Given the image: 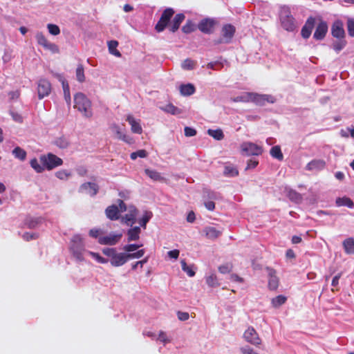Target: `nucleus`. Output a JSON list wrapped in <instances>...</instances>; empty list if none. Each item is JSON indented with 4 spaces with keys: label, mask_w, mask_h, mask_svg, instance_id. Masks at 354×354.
Returning a JSON list of instances; mask_svg holds the SVG:
<instances>
[{
    "label": "nucleus",
    "mask_w": 354,
    "mask_h": 354,
    "mask_svg": "<svg viewBox=\"0 0 354 354\" xmlns=\"http://www.w3.org/2000/svg\"><path fill=\"white\" fill-rule=\"evenodd\" d=\"M326 163L322 160H313L308 162L306 166V169L308 171L321 170L325 167Z\"/></svg>",
    "instance_id": "nucleus-22"
},
{
    "label": "nucleus",
    "mask_w": 354,
    "mask_h": 354,
    "mask_svg": "<svg viewBox=\"0 0 354 354\" xmlns=\"http://www.w3.org/2000/svg\"><path fill=\"white\" fill-rule=\"evenodd\" d=\"M118 42L115 40H111L108 42V48L111 54L114 55L116 57H121V53L117 50Z\"/></svg>",
    "instance_id": "nucleus-33"
},
{
    "label": "nucleus",
    "mask_w": 354,
    "mask_h": 354,
    "mask_svg": "<svg viewBox=\"0 0 354 354\" xmlns=\"http://www.w3.org/2000/svg\"><path fill=\"white\" fill-rule=\"evenodd\" d=\"M137 210L134 208L129 213L122 217V221L129 226H132L136 223Z\"/></svg>",
    "instance_id": "nucleus-25"
},
{
    "label": "nucleus",
    "mask_w": 354,
    "mask_h": 354,
    "mask_svg": "<svg viewBox=\"0 0 354 354\" xmlns=\"http://www.w3.org/2000/svg\"><path fill=\"white\" fill-rule=\"evenodd\" d=\"M47 28L50 34L53 35H58L60 33L59 27L57 25L48 24L47 25Z\"/></svg>",
    "instance_id": "nucleus-49"
},
{
    "label": "nucleus",
    "mask_w": 354,
    "mask_h": 354,
    "mask_svg": "<svg viewBox=\"0 0 354 354\" xmlns=\"http://www.w3.org/2000/svg\"><path fill=\"white\" fill-rule=\"evenodd\" d=\"M174 14L172 8H167L162 12L160 18L169 23Z\"/></svg>",
    "instance_id": "nucleus-44"
},
{
    "label": "nucleus",
    "mask_w": 354,
    "mask_h": 354,
    "mask_svg": "<svg viewBox=\"0 0 354 354\" xmlns=\"http://www.w3.org/2000/svg\"><path fill=\"white\" fill-rule=\"evenodd\" d=\"M216 21L211 18L203 19L198 24V28L205 34H211L214 32Z\"/></svg>",
    "instance_id": "nucleus-12"
},
{
    "label": "nucleus",
    "mask_w": 354,
    "mask_h": 354,
    "mask_svg": "<svg viewBox=\"0 0 354 354\" xmlns=\"http://www.w3.org/2000/svg\"><path fill=\"white\" fill-rule=\"evenodd\" d=\"M196 65V62L191 59H186L182 63V68L185 70H192Z\"/></svg>",
    "instance_id": "nucleus-43"
},
{
    "label": "nucleus",
    "mask_w": 354,
    "mask_h": 354,
    "mask_svg": "<svg viewBox=\"0 0 354 354\" xmlns=\"http://www.w3.org/2000/svg\"><path fill=\"white\" fill-rule=\"evenodd\" d=\"M194 30H195L194 25L190 20H188L182 28V31L186 34L192 32Z\"/></svg>",
    "instance_id": "nucleus-46"
},
{
    "label": "nucleus",
    "mask_w": 354,
    "mask_h": 354,
    "mask_svg": "<svg viewBox=\"0 0 354 354\" xmlns=\"http://www.w3.org/2000/svg\"><path fill=\"white\" fill-rule=\"evenodd\" d=\"M223 174L227 177H234L239 175V171L235 167L226 165L224 167Z\"/></svg>",
    "instance_id": "nucleus-34"
},
{
    "label": "nucleus",
    "mask_w": 354,
    "mask_h": 354,
    "mask_svg": "<svg viewBox=\"0 0 354 354\" xmlns=\"http://www.w3.org/2000/svg\"><path fill=\"white\" fill-rule=\"evenodd\" d=\"M148 260H149V257H147L145 259H143L142 260L138 261L133 263L131 265V269L133 270H136L138 266H140V268H142L143 265H145V263H147L148 262Z\"/></svg>",
    "instance_id": "nucleus-58"
},
{
    "label": "nucleus",
    "mask_w": 354,
    "mask_h": 354,
    "mask_svg": "<svg viewBox=\"0 0 354 354\" xmlns=\"http://www.w3.org/2000/svg\"><path fill=\"white\" fill-rule=\"evenodd\" d=\"M99 191V186L95 183H84L80 187L79 192L86 193L91 196H95Z\"/></svg>",
    "instance_id": "nucleus-14"
},
{
    "label": "nucleus",
    "mask_w": 354,
    "mask_h": 354,
    "mask_svg": "<svg viewBox=\"0 0 354 354\" xmlns=\"http://www.w3.org/2000/svg\"><path fill=\"white\" fill-rule=\"evenodd\" d=\"M168 24L169 23L167 21L160 18L155 26V29L157 32H160L165 30V28L168 26Z\"/></svg>",
    "instance_id": "nucleus-50"
},
{
    "label": "nucleus",
    "mask_w": 354,
    "mask_h": 354,
    "mask_svg": "<svg viewBox=\"0 0 354 354\" xmlns=\"http://www.w3.org/2000/svg\"><path fill=\"white\" fill-rule=\"evenodd\" d=\"M165 110L167 113H171L173 115H176L180 113L179 109L171 104L167 105Z\"/></svg>",
    "instance_id": "nucleus-55"
},
{
    "label": "nucleus",
    "mask_w": 354,
    "mask_h": 354,
    "mask_svg": "<svg viewBox=\"0 0 354 354\" xmlns=\"http://www.w3.org/2000/svg\"><path fill=\"white\" fill-rule=\"evenodd\" d=\"M328 32L327 23L323 20H320L319 23L316 27L315 31L313 34V37L316 40H322Z\"/></svg>",
    "instance_id": "nucleus-15"
},
{
    "label": "nucleus",
    "mask_w": 354,
    "mask_h": 354,
    "mask_svg": "<svg viewBox=\"0 0 354 354\" xmlns=\"http://www.w3.org/2000/svg\"><path fill=\"white\" fill-rule=\"evenodd\" d=\"M30 164L32 168H33L38 173L42 172L45 169V167H44L42 164L40 165L37 159L35 158L30 160Z\"/></svg>",
    "instance_id": "nucleus-41"
},
{
    "label": "nucleus",
    "mask_w": 354,
    "mask_h": 354,
    "mask_svg": "<svg viewBox=\"0 0 354 354\" xmlns=\"http://www.w3.org/2000/svg\"><path fill=\"white\" fill-rule=\"evenodd\" d=\"M236 32V28L232 24H225L223 26L221 30L222 37L218 40L214 41L215 44H220L222 43H230Z\"/></svg>",
    "instance_id": "nucleus-5"
},
{
    "label": "nucleus",
    "mask_w": 354,
    "mask_h": 354,
    "mask_svg": "<svg viewBox=\"0 0 354 354\" xmlns=\"http://www.w3.org/2000/svg\"><path fill=\"white\" fill-rule=\"evenodd\" d=\"M122 237V233H110L108 235L99 237L98 243L100 245H115L120 242Z\"/></svg>",
    "instance_id": "nucleus-11"
},
{
    "label": "nucleus",
    "mask_w": 354,
    "mask_h": 354,
    "mask_svg": "<svg viewBox=\"0 0 354 354\" xmlns=\"http://www.w3.org/2000/svg\"><path fill=\"white\" fill-rule=\"evenodd\" d=\"M279 20L282 28L289 32L294 31L296 28L295 20L291 14L290 8L287 6H283L279 10Z\"/></svg>",
    "instance_id": "nucleus-2"
},
{
    "label": "nucleus",
    "mask_w": 354,
    "mask_h": 354,
    "mask_svg": "<svg viewBox=\"0 0 354 354\" xmlns=\"http://www.w3.org/2000/svg\"><path fill=\"white\" fill-rule=\"evenodd\" d=\"M207 133L216 140H221L224 138L223 132L221 129H208Z\"/></svg>",
    "instance_id": "nucleus-37"
},
{
    "label": "nucleus",
    "mask_w": 354,
    "mask_h": 354,
    "mask_svg": "<svg viewBox=\"0 0 354 354\" xmlns=\"http://www.w3.org/2000/svg\"><path fill=\"white\" fill-rule=\"evenodd\" d=\"M145 253V251L143 249L139 250H138L136 252L127 253V259L129 261L130 259H139V258L143 257Z\"/></svg>",
    "instance_id": "nucleus-47"
},
{
    "label": "nucleus",
    "mask_w": 354,
    "mask_h": 354,
    "mask_svg": "<svg viewBox=\"0 0 354 354\" xmlns=\"http://www.w3.org/2000/svg\"><path fill=\"white\" fill-rule=\"evenodd\" d=\"M140 227L136 226L133 228L129 229L127 232L128 241H132L138 240L140 238Z\"/></svg>",
    "instance_id": "nucleus-28"
},
{
    "label": "nucleus",
    "mask_w": 354,
    "mask_h": 354,
    "mask_svg": "<svg viewBox=\"0 0 354 354\" xmlns=\"http://www.w3.org/2000/svg\"><path fill=\"white\" fill-rule=\"evenodd\" d=\"M40 161L45 169L48 170H52L63 164L62 159L52 153L41 156Z\"/></svg>",
    "instance_id": "nucleus-4"
},
{
    "label": "nucleus",
    "mask_w": 354,
    "mask_h": 354,
    "mask_svg": "<svg viewBox=\"0 0 354 354\" xmlns=\"http://www.w3.org/2000/svg\"><path fill=\"white\" fill-rule=\"evenodd\" d=\"M127 121L131 125V131L134 133L141 134L142 132V127L140 123L137 122L135 118L131 115H129L127 117Z\"/></svg>",
    "instance_id": "nucleus-21"
},
{
    "label": "nucleus",
    "mask_w": 354,
    "mask_h": 354,
    "mask_svg": "<svg viewBox=\"0 0 354 354\" xmlns=\"http://www.w3.org/2000/svg\"><path fill=\"white\" fill-rule=\"evenodd\" d=\"M55 176L60 180H66L71 176V174L66 170H59L56 172Z\"/></svg>",
    "instance_id": "nucleus-56"
},
{
    "label": "nucleus",
    "mask_w": 354,
    "mask_h": 354,
    "mask_svg": "<svg viewBox=\"0 0 354 354\" xmlns=\"http://www.w3.org/2000/svg\"><path fill=\"white\" fill-rule=\"evenodd\" d=\"M106 216L111 221H116L119 218V208L115 205L109 206L105 210Z\"/></svg>",
    "instance_id": "nucleus-20"
},
{
    "label": "nucleus",
    "mask_w": 354,
    "mask_h": 354,
    "mask_svg": "<svg viewBox=\"0 0 354 354\" xmlns=\"http://www.w3.org/2000/svg\"><path fill=\"white\" fill-rule=\"evenodd\" d=\"M241 351L242 354H259L258 353L255 352L253 348H250V346H245L241 348Z\"/></svg>",
    "instance_id": "nucleus-64"
},
{
    "label": "nucleus",
    "mask_w": 354,
    "mask_h": 354,
    "mask_svg": "<svg viewBox=\"0 0 354 354\" xmlns=\"http://www.w3.org/2000/svg\"><path fill=\"white\" fill-rule=\"evenodd\" d=\"M113 267H119L125 264L127 261V254L124 252H115L112 259L109 260Z\"/></svg>",
    "instance_id": "nucleus-17"
},
{
    "label": "nucleus",
    "mask_w": 354,
    "mask_h": 354,
    "mask_svg": "<svg viewBox=\"0 0 354 354\" xmlns=\"http://www.w3.org/2000/svg\"><path fill=\"white\" fill-rule=\"evenodd\" d=\"M57 76L59 77L60 80H62L64 99H65L66 103L68 105H70L71 102V97L70 88H69L68 84L64 79H63V77L61 75H57Z\"/></svg>",
    "instance_id": "nucleus-24"
},
{
    "label": "nucleus",
    "mask_w": 354,
    "mask_h": 354,
    "mask_svg": "<svg viewBox=\"0 0 354 354\" xmlns=\"http://www.w3.org/2000/svg\"><path fill=\"white\" fill-rule=\"evenodd\" d=\"M204 232L205 233L206 236L210 239H215L218 238L221 234L220 231L217 230L214 227H205L204 229Z\"/></svg>",
    "instance_id": "nucleus-29"
},
{
    "label": "nucleus",
    "mask_w": 354,
    "mask_h": 354,
    "mask_svg": "<svg viewBox=\"0 0 354 354\" xmlns=\"http://www.w3.org/2000/svg\"><path fill=\"white\" fill-rule=\"evenodd\" d=\"M145 173L149 178H150L153 181L163 182L165 180V178L161 176L160 173L156 170L145 169Z\"/></svg>",
    "instance_id": "nucleus-23"
},
{
    "label": "nucleus",
    "mask_w": 354,
    "mask_h": 354,
    "mask_svg": "<svg viewBox=\"0 0 354 354\" xmlns=\"http://www.w3.org/2000/svg\"><path fill=\"white\" fill-rule=\"evenodd\" d=\"M70 250L73 257L80 261L84 260V252L85 251L83 239L80 235H75L71 239Z\"/></svg>",
    "instance_id": "nucleus-3"
},
{
    "label": "nucleus",
    "mask_w": 354,
    "mask_h": 354,
    "mask_svg": "<svg viewBox=\"0 0 354 354\" xmlns=\"http://www.w3.org/2000/svg\"><path fill=\"white\" fill-rule=\"evenodd\" d=\"M241 149L247 156H259L263 153L261 146L251 142H245L241 145Z\"/></svg>",
    "instance_id": "nucleus-7"
},
{
    "label": "nucleus",
    "mask_w": 354,
    "mask_h": 354,
    "mask_svg": "<svg viewBox=\"0 0 354 354\" xmlns=\"http://www.w3.org/2000/svg\"><path fill=\"white\" fill-rule=\"evenodd\" d=\"M196 88L192 84H182L180 86V92L184 96H189L194 94Z\"/></svg>",
    "instance_id": "nucleus-26"
},
{
    "label": "nucleus",
    "mask_w": 354,
    "mask_h": 354,
    "mask_svg": "<svg viewBox=\"0 0 354 354\" xmlns=\"http://www.w3.org/2000/svg\"><path fill=\"white\" fill-rule=\"evenodd\" d=\"M51 84L45 78H41L37 83V93L39 99L48 96L51 93Z\"/></svg>",
    "instance_id": "nucleus-10"
},
{
    "label": "nucleus",
    "mask_w": 354,
    "mask_h": 354,
    "mask_svg": "<svg viewBox=\"0 0 354 354\" xmlns=\"http://www.w3.org/2000/svg\"><path fill=\"white\" fill-rule=\"evenodd\" d=\"M335 203L338 207L346 206L349 208H352L354 206L353 201L347 197L337 198Z\"/></svg>",
    "instance_id": "nucleus-30"
},
{
    "label": "nucleus",
    "mask_w": 354,
    "mask_h": 354,
    "mask_svg": "<svg viewBox=\"0 0 354 354\" xmlns=\"http://www.w3.org/2000/svg\"><path fill=\"white\" fill-rule=\"evenodd\" d=\"M88 253L100 263H106L109 261L108 259L102 257V256L100 255V254L97 252L89 251L88 252Z\"/></svg>",
    "instance_id": "nucleus-51"
},
{
    "label": "nucleus",
    "mask_w": 354,
    "mask_h": 354,
    "mask_svg": "<svg viewBox=\"0 0 354 354\" xmlns=\"http://www.w3.org/2000/svg\"><path fill=\"white\" fill-rule=\"evenodd\" d=\"M315 24V19L314 17H310L308 18L301 30V35L303 38L308 39L310 37L312 30L314 28Z\"/></svg>",
    "instance_id": "nucleus-16"
},
{
    "label": "nucleus",
    "mask_w": 354,
    "mask_h": 354,
    "mask_svg": "<svg viewBox=\"0 0 354 354\" xmlns=\"http://www.w3.org/2000/svg\"><path fill=\"white\" fill-rule=\"evenodd\" d=\"M111 128L115 133L118 139L122 140L127 143H130V140L129 139V137L125 133H124V132L120 129V128L118 125L113 124L111 127Z\"/></svg>",
    "instance_id": "nucleus-31"
},
{
    "label": "nucleus",
    "mask_w": 354,
    "mask_h": 354,
    "mask_svg": "<svg viewBox=\"0 0 354 354\" xmlns=\"http://www.w3.org/2000/svg\"><path fill=\"white\" fill-rule=\"evenodd\" d=\"M115 252H116L115 248H104L102 250V253L104 255L110 257V259L113 258V257L114 256Z\"/></svg>",
    "instance_id": "nucleus-59"
},
{
    "label": "nucleus",
    "mask_w": 354,
    "mask_h": 354,
    "mask_svg": "<svg viewBox=\"0 0 354 354\" xmlns=\"http://www.w3.org/2000/svg\"><path fill=\"white\" fill-rule=\"evenodd\" d=\"M142 245L138 244H128L124 246L123 250L126 252L125 253H132V252L138 250Z\"/></svg>",
    "instance_id": "nucleus-53"
},
{
    "label": "nucleus",
    "mask_w": 354,
    "mask_h": 354,
    "mask_svg": "<svg viewBox=\"0 0 354 354\" xmlns=\"http://www.w3.org/2000/svg\"><path fill=\"white\" fill-rule=\"evenodd\" d=\"M259 164V161L257 160L250 159L248 161L247 166L245 170L254 169Z\"/></svg>",
    "instance_id": "nucleus-63"
},
{
    "label": "nucleus",
    "mask_w": 354,
    "mask_h": 354,
    "mask_svg": "<svg viewBox=\"0 0 354 354\" xmlns=\"http://www.w3.org/2000/svg\"><path fill=\"white\" fill-rule=\"evenodd\" d=\"M233 266L232 263H226L218 267V271L222 274H227L232 271Z\"/></svg>",
    "instance_id": "nucleus-52"
},
{
    "label": "nucleus",
    "mask_w": 354,
    "mask_h": 354,
    "mask_svg": "<svg viewBox=\"0 0 354 354\" xmlns=\"http://www.w3.org/2000/svg\"><path fill=\"white\" fill-rule=\"evenodd\" d=\"M250 102L254 103L257 106H264L266 103L273 104L276 102V99L271 95L259 94L257 93L251 92Z\"/></svg>",
    "instance_id": "nucleus-6"
},
{
    "label": "nucleus",
    "mask_w": 354,
    "mask_h": 354,
    "mask_svg": "<svg viewBox=\"0 0 354 354\" xmlns=\"http://www.w3.org/2000/svg\"><path fill=\"white\" fill-rule=\"evenodd\" d=\"M76 79L80 82H84L85 81L84 69L82 64H79L75 71Z\"/></svg>",
    "instance_id": "nucleus-39"
},
{
    "label": "nucleus",
    "mask_w": 354,
    "mask_h": 354,
    "mask_svg": "<svg viewBox=\"0 0 354 354\" xmlns=\"http://www.w3.org/2000/svg\"><path fill=\"white\" fill-rule=\"evenodd\" d=\"M184 132H185V136L187 137L194 136L196 134V129H194L192 127H185Z\"/></svg>",
    "instance_id": "nucleus-60"
},
{
    "label": "nucleus",
    "mask_w": 354,
    "mask_h": 354,
    "mask_svg": "<svg viewBox=\"0 0 354 354\" xmlns=\"http://www.w3.org/2000/svg\"><path fill=\"white\" fill-rule=\"evenodd\" d=\"M35 37L38 44L43 46L45 49L53 53H59V47L55 44L50 42L42 32H37Z\"/></svg>",
    "instance_id": "nucleus-8"
},
{
    "label": "nucleus",
    "mask_w": 354,
    "mask_h": 354,
    "mask_svg": "<svg viewBox=\"0 0 354 354\" xmlns=\"http://www.w3.org/2000/svg\"><path fill=\"white\" fill-rule=\"evenodd\" d=\"M251 92H245L241 95L232 98L234 102H250Z\"/></svg>",
    "instance_id": "nucleus-35"
},
{
    "label": "nucleus",
    "mask_w": 354,
    "mask_h": 354,
    "mask_svg": "<svg viewBox=\"0 0 354 354\" xmlns=\"http://www.w3.org/2000/svg\"><path fill=\"white\" fill-rule=\"evenodd\" d=\"M151 218V215H148V214L147 213L146 214H145L142 218L139 221V223L140 225L145 228L146 227V225H147V223L149 222V221L150 220Z\"/></svg>",
    "instance_id": "nucleus-62"
},
{
    "label": "nucleus",
    "mask_w": 354,
    "mask_h": 354,
    "mask_svg": "<svg viewBox=\"0 0 354 354\" xmlns=\"http://www.w3.org/2000/svg\"><path fill=\"white\" fill-rule=\"evenodd\" d=\"M244 339L256 346H259L261 344V339L259 337L257 332L252 326H249L243 333Z\"/></svg>",
    "instance_id": "nucleus-9"
},
{
    "label": "nucleus",
    "mask_w": 354,
    "mask_h": 354,
    "mask_svg": "<svg viewBox=\"0 0 354 354\" xmlns=\"http://www.w3.org/2000/svg\"><path fill=\"white\" fill-rule=\"evenodd\" d=\"M348 33L351 37H354V19L349 18L347 20Z\"/></svg>",
    "instance_id": "nucleus-54"
},
{
    "label": "nucleus",
    "mask_w": 354,
    "mask_h": 354,
    "mask_svg": "<svg viewBox=\"0 0 354 354\" xmlns=\"http://www.w3.org/2000/svg\"><path fill=\"white\" fill-rule=\"evenodd\" d=\"M339 39V41L333 44V49L337 53L342 50L346 45V41L344 39Z\"/></svg>",
    "instance_id": "nucleus-48"
},
{
    "label": "nucleus",
    "mask_w": 354,
    "mask_h": 354,
    "mask_svg": "<svg viewBox=\"0 0 354 354\" xmlns=\"http://www.w3.org/2000/svg\"><path fill=\"white\" fill-rule=\"evenodd\" d=\"M12 154L16 158L19 159L20 160H24L26 158V152L24 149H21L19 147H16L13 151Z\"/></svg>",
    "instance_id": "nucleus-38"
},
{
    "label": "nucleus",
    "mask_w": 354,
    "mask_h": 354,
    "mask_svg": "<svg viewBox=\"0 0 354 354\" xmlns=\"http://www.w3.org/2000/svg\"><path fill=\"white\" fill-rule=\"evenodd\" d=\"M102 233V232L100 229L93 228L89 231V236L93 238L99 239V237H100V235Z\"/></svg>",
    "instance_id": "nucleus-61"
},
{
    "label": "nucleus",
    "mask_w": 354,
    "mask_h": 354,
    "mask_svg": "<svg viewBox=\"0 0 354 354\" xmlns=\"http://www.w3.org/2000/svg\"><path fill=\"white\" fill-rule=\"evenodd\" d=\"M185 16L183 13H178L174 17L171 25L169 26V30L175 32L180 27L181 23L184 21Z\"/></svg>",
    "instance_id": "nucleus-18"
},
{
    "label": "nucleus",
    "mask_w": 354,
    "mask_h": 354,
    "mask_svg": "<svg viewBox=\"0 0 354 354\" xmlns=\"http://www.w3.org/2000/svg\"><path fill=\"white\" fill-rule=\"evenodd\" d=\"M344 251L348 254H354V239L348 238L343 241Z\"/></svg>",
    "instance_id": "nucleus-27"
},
{
    "label": "nucleus",
    "mask_w": 354,
    "mask_h": 354,
    "mask_svg": "<svg viewBox=\"0 0 354 354\" xmlns=\"http://www.w3.org/2000/svg\"><path fill=\"white\" fill-rule=\"evenodd\" d=\"M55 144L59 148H66L68 145V142L64 138H59L56 140Z\"/></svg>",
    "instance_id": "nucleus-57"
},
{
    "label": "nucleus",
    "mask_w": 354,
    "mask_h": 354,
    "mask_svg": "<svg viewBox=\"0 0 354 354\" xmlns=\"http://www.w3.org/2000/svg\"><path fill=\"white\" fill-rule=\"evenodd\" d=\"M74 109L85 118H90L93 115L91 101L83 93L79 92L74 95Z\"/></svg>",
    "instance_id": "nucleus-1"
},
{
    "label": "nucleus",
    "mask_w": 354,
    "mask_h": 354,
    "mask_svg": "<svg viewBox=\"0 0 354 354\" xmlns=\"http://www.w3.org/2000/svg\"><path fill=\"white\" fill-rule=\"evenodd\" d=\"M287 196L291 201L297 203H301L303 199L302 196L293 189H289L288 191Z\"/></svg>",
    "instance_id": "nucleus-32"
},
{
    "label": "nucleus",
    "mask_w": 354,
    "mask_h": 354,
    "mask_svg": "<svg viewBox=\"0 0 354 354\" xmlns=\"http://www.w3.org/2000/svg\"><path fill=\"white\" fill-rule=\"evenodd\" d=\"M269 279L268 287L270 290H274L278 288L279 279L276 276L275 271L272 268H268Z\"/></svg>",
    "instance_id": "nucleus-19"
},
{
    "label": "nucleus",
    "mask_w": 354,
    "mask_h": 354,
    "mask_svg": "<svg viewBox=\"0 0 354 354\" xmlns=\"http://www.w3.org/2000/svg\"><path fill=\"white\" fill-rule=\"evenodd\" d=\"M287 299L285 296L278 295L272 299V304L273 307L278 308L286 303Z\"/></svg>",
    "instance_id": "nucleus-40"
},
{
    "label": "nucleus",
    "mask_w": 354,
    "mask_h": 354,
    "mask_svg": "<svg viewBox=\"0 0 354 354\" xmlns=\"http://www.w3.org/2000/svg\"><path fill=\"white\" fill-rule=\"evenodd\" d=\"M270 153L273 158L279 160H282L283 158V155L281 152V148L278 145L272 147L270 149Z\"/></svg>",
    "instance_id": "nucleus-36"
},
{
    "label": "nucleus",
    "mask_w": 354,
    "mask_h": 354,
    "mask_svg": "<svg viewBox=\"0 0 354 354\" xmlns=\"http://www.w3.org/2000/svg\"><path fill=\"white\" fill-rule=\"evenodd\" d=\"M182 270L185 272L189 277H194L195 271H194L191 266H187L185 260L181 261Z\"/></svg>",
    "instance_id": "nucleus-45"
},
{
    "label": "nucleus",
    "mask_w": 354,
    "mask_h": 354,
    "mask_svg": "<svg viewBox=\"0 0 354 354\" xmlns=\"http://www.w3.org/2000/svg\"><path fill=\"white\" fill-rule=\"evenodd\" d=\"M331 35L337 39H344L345 31L344 24L341 20H336L331 26Z\"/></svg>",
    "instance_id": "nucleus-13"
},
{
    "label": "nucleus",
    "mask_w": 354,
    "mask_h": 354,
    "mask_svg": "<svg viewBox=\"0 0 354 354\" xmlns=\"http://www.w3.org/2000/svg\"><path fill=\"white\" fill-rule=\"evenodd\" d=\"M206 283L210 287H216L219 286L217 277L215 274H212L206 277Z\"/></svg>",
    "instance_id": "nucleus-42"
}]
</instances>
